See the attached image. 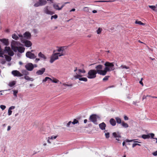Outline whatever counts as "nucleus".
I'll use <instances>...</instances> for the list:
<instances>
[{
  "label": "nucleus",
  "mask_w": 157,
  "mask_h": 157,
  "mask_svg": "<svg viewBox=\"0 0 157 157\" xmlns=\"http://www.w3.org/2000/svg\"><path fill=\"white\" fill-rule=\"evenodd\" d=\"M41 5L42 6L45 5L47 3V1L45 0H42L41 1Z\"/></svg>",
  "instance_id": "a19ab883"
},
{
  "label": "nucleus",
  "mask_w": 157,
  "mask_h": 157,
  "mask_svg": "<svg viewBox=\"0 0 157 157\" xmlns=\"http://www.w3.org/2000/svg\"><path fill=\"white\" fill-rule=\"evenodd\" d=\"M113 136L114 138H121V134L119 132H114L112 133Z\"/></svg>",
  "instance_id": "f3484780"
},
{
  "label": "nucleus",
  "mask_w": 157,
  "mask_h": 157,
  "mask_svg": "<svg viewBox=\"0 0 157 157\" xmlns=\"http://www.w3.org/2000/svg\"><path fill=\"white\" fill-rule=\"evenodd\" d=\"M68 2H67L65 3L64 4H63L60 7H59V5L60 4V3L58 4H54L53 5V6L54 9L56 10H60L64 6L65 4L67 3Z\"/></svg>",
  "instance_id": "423d86ee"
},
{
  "label": "nucleus",
  "mask_w": 157,
  "mask_h": 157,
  "mask_svg": "<svg viewBox=\"0 0 157 157\" xmlns=\"http://www.w3.org/2000/svg\"><path fill=\"white\" fill-rule=\"evenodd\" d=\"M100 128L102 130H104L105 129L106 127V124L104 122H102L99 124Z\"/></svg>",
  "instance_id": "a211bd4d"
},
{
  "label": "nucleus",
  "mask_w": 157,
  "mask_h": 157,
  "mask_svg": "<svg viewBox=\"0 0 157 157\" xmlns=\"http://www.w3.org/2000/svg\"><path fill=\"white\" fill-rule=\"evenodd\" d=\"M48 77H45V78L44 79H43V81H43V82H46L48 80Z\"/></svg>",
  "instance_id": "052dcab7"
},
{
  "label": "nucleus",
  "mask_w": 157,
  "mask_h": 157,
  "mask_svg": "<svg viewBox=\"0 0 157 157\" xmlns=\"http://www.w3.org/2000/svg\"><path fill=\"white\" fill-rule=\"evenodd\" d=\"M0 41L2 42L4 44V45L6 46H8L9 44L8 40L7 39L5 38L0 39Z\"/></svg>",
  "instance_id": "2eb2a0df"
},
{
  "label": "nucleus",
  "mask_w": 157,
  "mask_h": 157,
  "mask_svg": "<svg viewBox=\"0 0 157 157\" xmlns=\"http://www.w3.org/2000/svg\"><path fill=\"white\" fill-rule=\"evenodd\" d=\"M57 55L58 56H62L63 55V54L62 53H56Z\"/></svg>",
  "instance_id": "4d7b16f0"
},
{
  "label": "nucleus",
  "mask_w": 157,
  "mask_h": 157,
  "mask_svg": "<svg viewBox=\"0 0 157 157\" xmlns=\"http://www.w3.org/2000/svg\"><path fill=\"white\" fill-rule=\"evenodd\" d=\"M97 74L95 70H90L88 72L87 77L89 79L94 78L96 77Z\"/></svg>",
  "instance_id": "20e7f679"
},
{
  "label": "nucleus",
  "mask_w": 157,
  "mask_h": 157,
  "mask_svg": "<svg viewBox=\"0 0 157 157\" xmlns=\"http://www.w3.org/2000/svg\"><path fill=\"white\" fill-rule=\"evenodd\" d=\"M1 63L2 64H5L6 63V61L4 59H2Z\"/></svg>",
  "instance_id": "13d9d810"
},
{
  "label": "nucleus",
  "mask_w": 157,
  "mask_h": 157,
  "mask_svg": "<svg viewBox=\"0 0 157 157\" xmlns=\"http://www.w3.org/2000/svg\"><path fill=\"white\" fill-rule=\"evenodd\" d=\"M75 9L74 8V9H71V10L70 11V12L74 11H75Z\"/></svg>",
  "instance_id": "774afa93"
},
{
  "label": "nucleus",
  "mask_w": 157,
  "mask_h": 157,
  "mask_svg": "<svg viewBox=\"0 0 157 157\" xmlns=\"http://www.w3.org/2000/svg\"><path fill=\"white\" fill-rule=\"evenodd\" d=\"M102 30V29L100 27L99 28L97 31V34H100L101 33Z\"/></svg>",
  "instance_id": "ea45409f"
},
{
  "label": "nucleus",
  "mask_w": 157,
  "mask_h": 157,
  "mask_svg": "<svg viewBox=\"0 0 157 157\" xmlns=\"http://www.w3.org/2000/svg\"><path fill=\"white\" fill-rule=\"evenodd\" d=\"M21 43L18 42L16 41H15L14 40H13L12 42H11V45H14L15 46H18L19 45H20Z\"/></svg>",
  "instance_id": "412c9836"
},
{
  "label": "nucleus",
  "mask_w": 157,
  "mask_h": 157,
  "mask_svg": "<svg viewBox=\"0 0 157 157\" xmlns=\"http://www.w3.org/2000/svg\"><path fill=\"white\" fill-rule=\"evenodd\" d=\"M23 36L24 37L29 39L31 36V34L29 32H26L24 34Z\"/></svg>",
  "instance_id": "dca6fc26"
},
{
  "label": "nucleus",
  "mask_w": 157,
  "mask_h": 157,
  "mask_svg": "<svg viewBox=\"0 0 157 157\" xmlns=\"http://www.w3.org/2000/svg\"><path fill=\"white\" fill-rule=\"evenodd\" d=\"M5 50L6 51V53H8V54L10 56H13L14 55V52L12 51L9 47H6Z\"/></svg>",
  "instance_id": "1a4fd4ad"
},
{
  "label": "nucleus",
  "mask_w": 157,
  "mask_h": 157,
  "mask_svg": "<svg viewBox=\"0 0 157 157\" xmlns=\"http://www.w3.org/2000/svg\"><path fill=\"white\" fill-rule=\"evenodd\" d=\"M137 145L141 146V144L137 143H134L132 144V147L133 148Z\"/></svg>",
  "instance_id": "09e8293b"
},
{
  "label": "nucleus",
  "mask_w": 157,
  "mask_h": 157,
  "mask_svg": "<svg viewBox=\"0 0 157 157\" xmlns=\"http://www.w3.org/2000/svg\"><path fill=\"white\" fill-rule=\"evenodd\" d=\"M0 52H1V55L3 56V55L5 53H6V51L5 50V48L3 50H2L1 48V49L0 50Z\"/></svg>",
  "instance_id": "4c0bfd02"
},
{
  "label": "nucleus",
  "mask_w": 157,
  "mask_h": 157,
  "mask_svg": "<svg viewBox=\"0 0 157 157\" xmlns=\"http://www.w3.org/2000/svg\"><path fill=\"white\" fill-rule=\"evenodd\" d=\"M12 111L11 110L9 109L8 111V115H11L12 114Z\"/></svg>",
  "instance_id": "6e6d98bb"
},
{
  "label": "nucleus",
  "mask_w": 157,
  "mask_h": 157,
  "mask_svg": "<svg viewBox=\"0 0 157 157\" xmlns=\"http://www.w3.org/2000/svg\"><path fill=\"white\" fill-rule=\"evenodd\" d=\"M12 74L14 76L21 77L23 75L19 71L17 70H14L12 71Z\"/></svg>",
  "instance_id": "9d476101"
},
{
  "label": "nucleus",
  "mask_w": 157,
  "mask_h": 157,
  "mask_svg": "<svg viewBox=\"0 0 157 157\" xmlns=\"http://www.w3.org/2000/svg\"><path fill=\"white\" fill-rule=\"evenodd\" d=\"M6 108L5 105H0V108L2 110H4Z\"/></svg>",
  "instance_id": "864d4df0"
},
{
  "label": "nucleus",
  "mask_w": 157,
  "mask_h": 157,
  "mask_svg": "<svg viewBox=\"0 0 157 157\" xmlns=\"http://www.w3.org/2000/svg\"><path fill=\"white\" fill-rule=\"evenodd\" d=\"M135 23L136 24H138L140 25H145V24L142 22L140 21H138L137 20L136 21Z\"/></svg>",
  "instance_id": "473e14b6"
},
{
  "label": "nucleus",
  "mask_w": 157,
  "mask_h": 157,
  "mask_svg": "<svg viewBox=\"0 0 157 157\" xmlns=\"http://www.w3.org/2000/svg\"><path fill=\"white\" fill-rule=\"evenodd\" d=\"M25 67L26 69L29 71H32L34 68L33 65L31 63H29L26 64Z\"/></svg>",
  "instance_id": "f8f14e48"
},
{
  "label": "nucleus",
  "mask_w": 157,
  "mask_h": 157,
  "mask_svg": "<svg viewBox=\"0 0 157 157\" xmlns=\"http://www.w3.org/2000/svg\"><path fill=\"white\" fill-rule=\"evenodd\" d=\"M56 59H54L53 57H52V56L51 57V59L50 60V62L51 63H53L55 60Z\"/></svg>",
  "instance_id": "3c124183"
},
{
  "label": "nucleus",
  "mask_w": 157,
  "mask_h": 157,
  "mask_svg": "<svg viewBox=\"0 0 157 157\" xmlns=\"http://www.w3.org/2000/svg\"><path fill=\"white\" fill-rule=\"evenodd\" d=\"M24 78L28 81H33V78H30L29 76L26 75L24 76Z\"/></svg>",
  "instance_id": "5701e85b"
},
{
  "label": "nucleus",
  "mask_w": 157,
  "mask_h": 157,
  "mask_svg": "<svg viewBox=\"0 0 157 157\" xmlns=\"http://www.w3.org/2000/svg\"><path fill=\"white\" fill-rule=\"evenodd\" d=\"M84 66L83 64H81L80 66V68H81L77 69V67H75V69L74 70V72H76L78 71V72L74 76V78L75 79H78L80 81H83L84 82H87V78L86 77H82V75L80 74V73H86V71L84 69Z\"/></svg>",
  "instance_id": "f257e3e1"
},
{
  "label": "nucleus",
  "mask_w": 157,
  "mask_h": 157,
  "mask_svg": "<svg viewBox=\"0 0 157 157\" xmlns=\"http://www.w3.org/2000/svg\"><path fill=\"white\" fill-rule=\"evenodd\" d=\"M149 7L152 9L154 11L157 12V9H156V7L155 6H149Z\"/></svg>",
  "instance_id": "b1692460"
},
{
  "label": "nucleus",
  "mask_w": 157,
  "mask_h": 157,
  "mask_svg": "<svg viewBox=\"0 0 157 157\" xmlns=\"http://www.w3.org/2000/svg\"><path fill=\"white\" fill-rule=\"evenodd\" d=\"M121 124L122 126L125 128H128L129 126L128 124L124 121L122 122Z\"/></svg>",
  "instance_id": "bb28decb"
},
{
  "label": "nucleus",
  "mask_w": 157,
  "mask_h": 157,
  "mask_svg": "<svg viewBox=\"0 0 157 157\" xmlns=\"http://www.w3.org/2000/svg\"><path fill=\"white\" fill-rule=\"evenodd\" d=\"M105 135L106 138H108L109 137V132L105 133Z\"/></svg>",
  "instance_id": "603ef678"
},
{
  "label": "nucleus",
  "mask_w": 157,
  "mask_h": 157,
  "mask_svg": "<svg viewBox=\"0 0 157 157\" xmlns=\"http://www.w3.org/2000/svg\"><path fill=\"white\" fill-rule=\"evenodd\" d=\"M58 17V16L56 15V14H55L54 15H53V16H52L51 17V20H52L53 18H54L55 19H56V18H57Z\"/></svg>",
  "instance_id": "a18cd8bd"
},
{
  "label": "nucleus",
  "mask_w": 157,
  "mask_h": 157,
  "mask_svg": "<svg viewBox=\"0 0 157 157\" xmlns=\"http://www.w3.org/2000/svg\"><path fill=\"white\" fill-rule=\"evenodd\" d=\"M18 92V91L17 90H15L13 91V95L15 97H17V94Z\"/></svg>",
  "instance_id": "8fccbe9b"
},
{
  "label": "nucleus",
  "mask_w": 157,
  "mask_h": 157,
  "mask_svg": "<svg viewBox=\"0 0 157 157\" xmlns=\"http://www.w3.org/2000/svg\"><path fill=\"white\" fill-rule=\"evenodd\" d=\"M155 135L153 133H149L147 135L144 134L142 135L141 137L144 139H149L150 137L151 138H153Z\"/></svg>",
  "instance_id": "6e6552de"
},
{
  "label": "nucleus",
  "mask_w": 157,
  "mask_h": 157,
  "mask_svg": "<svg viewBox=\"0 0 157 157\" xmlns=\"http://www.w3.org/2000/svg\"><path fill=\"white\" fill-rule=\"evenodd\" d=\"M15 108V107L14 106H12L9 108V109L11 110V109H14Z\"/></svg>",
  "instance_id": "69168bd1"
},
{
  "label": "nucleus",
  "mask_w": 157,
  "mask_h": 157,
  "mask_svg": "<svg viewBox=\"0 0 157 157\" xmlns=\"http://www.w3.org/2000/svg\"><path fill=\"white\" fill-rule=\"evenodd\" d=\"M45 69L44 68H43L37 71L36 72V74L38 75H42L45 71Z\"/></svg>",
  "instance_id": "4468645a"
},
{
  "label": "nucleus",
  "mask_w": 157,
  "mask_h": 157,
  "mask_svg": "<svg viewBox=\"0 0 157 157\" xmlns=\"http://www.w3.org/2000/svg\"><path fill=\"white\" fill-rule=\"evenodd\" d=\"M139 102H140L139 100H138V101L137 100L135 101H133V102L132 104L135 105H138L137 104L139 103Z\"/></svg>",
  "instance_id": "37998d69"
},
{
  "label": "nucleus",
  "mask_w": 157,
  "mask_h": 157,
  "mask_svg": "<svg viewBox=\"0 0 157 157\" xmlns=\"http://www.w3.org/2000/svg\"><path fill=\"white\" fill-rule=\"evenodd\" d=\"M119 68L121 69L125 68L127 69H129V67H128L127 66L125 65H121L119 67Z\"/></svg>",
  "instance_id": "58836bf2"
},
{
  "label": "nucleus",
  "mask_w": 157,
  "mask_h": 157,
  "mask_svg": "<svg viewBox=\"0 0 157 157\" xmlns=\"http://www.w3.org/2000/svg\"><path fill=\"white\" fill-rule=\"evenodd\" d=\"M115 119L116 120V122L117 123L119 124H120L121 123V122H122L121 120V119H120V118L117 117H115Z\"/></svg>",
  "instance_id": "c756f323"
},
{
  "label": "nucleus",
  "mask_w": 157,
  "mask_h": 157,
  "mask_svg": "<svg viewBox=\"0 0 157 157\" xmlns=\"http://www.w3.org/2000/svg\"><path fill=\"white\" fill-rule=\"evenodd\" d=\"M25 48L22 47H18L17 51L20 53H22L24 52Z\"/></svg>",
  "instance_id": "4be33fe9"
},
{
  "label": "nucleus",
  "mask_w": 157,
  "mask_h": 157,
  "mask_svg": "<svg viewBox=\"0 0 157 157\" xmlns=\"http://www.w3.org/2000/svg\"><path fill=\"white\" fill-rule=\"evenodd\" d=\"M124 119L125 120H128V117L126 116H125L124 117Z\"/></svg>",
  "instance_id": "680f3d73"
},
{
  "label": "nucleus",
  "mask_w": 157,
  "mask_h": 157,
  "mask_svg": "<svg viewBox=\"0 0 157 157\" xmlns=\"http://www.w3.org/2000/svg\"><path fill=\"white\" fill-rule=\"evenodd\" d=\"M55 59H58V56L57 55L56 53H55L52 56Z\"/></svg>",
  "instance_id": "c9c22d12"
},
{
  "label": "nucleus",
  "mask_w": 157,
  "mask_h": 157,
  "mask_svg": "<svg viewBox=\"0 0 157 157\" xmlns=\"http://www.w3.org/2000/svg\"><path fill=\"white\" fill-rule=\"evenodd\" d=\"M105 66L104 70L105 71V75L107 72L110 71L114 70L115 69L114 65L113 63H110L106 62L104 64Z\"/></svg>",
  "instance_id": "f03ea898"
},
{
  "label": "nucleus",
  "mask_w": 157,
  "mask_h": 157,
  "mask_svg": "<svg viewBox=\"0 0 157 157\" xmlns=\"http://www.w3.org/2000/svg\"><path fill=\"white\" fill-rule=\"evenodd\" d=\"M83 10L86 12H88L89 10V8L88 7H85L83 8Z\"/></svg>",
  "instance_id": "49530a36"
},
{
  "label": "nucleus",
  "mask_w": 157,
  "mask_h": 157,
  "mask_svg": "<svg viewBox=\"0 0 157 157\" xmlns=\"http://www.w3.org/2000/svg\"><path fill=\"white\" fill-rule=\"evenodd\" d=\"M103 66L101 64L97 65L95 67L96 69L95 71L98 74L102 75H105V71L104 70H102Z\"/></svg>",
  "instance_id": "7ed1b4c3"
},
{
  "label": "nucleus",
  "mask_w": 157,
  "mask_h": 157,
  "mask_svg": "<svg viewBox=\"0 0 157 157\" xmlns=\"http://www.w3.org/2000/svg\"><path fill=\"white\" fill-rule=\"evenodd\" d=\"M57 137V136H52L51 137H49V139L51 140H53L56 139Z\"/></svg>",
  "instance_id": "79ce46f5"
},
{
  "label": "nucleus",
  "mask_w": 157,
  "mask_h": 157,
  "mask_svg": "<svg viewBox=\"0 0 157 157\" xmlns=\"http://www.w3.org/2000/svg\"><path fill=\"white\" fill-rule=\"evenodd\" d=\"M147 97V96H145V95H144L143 97V100L144 99H146Z\"/></svg>",
  "instance_id": "338daca9"
},
{
  "label": "nucleus",
  "mask_w": 157,
  "mask_h": 157,
  "mask_svg": "<svg viewBox=\"0 0 157 157\" xmlns=\"http://www.w3.org/2000/svg\"><path fill=\"white\" fill-rule=\"evenodd\" d=\"M15 84V81H13L9 83V85L10 87H12Z\"/></svg>",
  "instance_id": "f704fd0d"
},
{
  "label": "nucleus",
  "mask_w": 157,
  "mask_h": 157,
  "mask_svg": "<svg viewBox=\"0 0 157 157\" xmlns=\"http://www.w3.org/2000/svg\"><path fill=\"white\" fill-rule=\"evenodd\" d=\"M38 56L39 57L43 59L44 60H46L47 59L46 57L41 52L38 53Z\"/></svg>",
  "instance_id": "6ab92c4d"
},
{
  "label": "nucleus",
  "mask_w": 157,
  "mask_h": 157,
  "mask_svg": "<svg viewBox=\"0 0 157 157\" xmlns=\"http://www.w3.org/2000/svg\"><path fill=\"white\" fill-rule=\"evenodd\" d=\"M33 32H34V33H36L38 32L37 30L36 29H33Z\"/></svg>",
  "instance_id": "e2e57ef3"
},
{
  "label": "nucleus",
  "mask_w": 157,
  "mask_h": 157,
  "mask_svg": "<svg viewBox=\"0 0 157 157\" xmlns=\"http://www.w3.org/2000/svg\"><path fill=\"white\" fill-rule=\"evenodd\" d=\"M12 49L14 51L16 52L18 49V47L11 45Z\"/></svg>",
  "instance_id": "7c9ffc66"
},
{
  "label": "nucleus",
  "mask_w": 157,
  "mask_h": 157,
  "mask_svg": "<svg viewBox=\"0 0 157 157\" xmlns=\"http://www.w3.org/2000/svg\"><path fill=\"white\" fill-rule=\"evenodd\" d=\"M152 154L153 155L156 156L157 155V151H156L153 153H152Z\"/></svg>",
  "instance_id": "bf43d9fd"
},
{
  "label": "nucleus",
  "mask_w": 157,
  "mask_h": 157,
  "mask_svg": "<svg viewBox=\"0 0 157 157\" xmlns=\"http://www.w3.org/2000/svg\"><path fill=\"white\" fill-rule=\"evenodd\" d=\"M40 60V59L39 58H36L35 60V62L37 63Z\"/></svg>",
  "instance_id": "0e129e2a"
},
{
  "label": "nucleus",
  "mask_w": 157,
  "mask_h": 157,
  "mask_svg": "<svg viewBox=\"0 0 157 157\" xmlns=\"http://www.w3.org/2000/svg\"><path fill=\"white\" fill-rule=\"evenodd\" d=\"M110 124L113 126H115L116 125V121L113 118H111L109 120Z\"/></svg>",
  "instance_id": "aec40b11"
},
{
  "label": "nucleus",
  "mask_w": 157,
  "mask_h": 157,
  "mask_svg": "<svg viewBox=\"0 0 157 157\" xmlns=\"http://www.w3.org/2000/svg\"><path fill=\"white\" fill-rule=\"evenodd\" d=\"M109 77V76H105V77L103 78V81H105L107 80L108 79V78Z\"/></svg>",
  "instance_id": "de8ad7c7"
},
{
  "label": "nucleus",
  "mask_w": 157,
  "mask_h": 157,
  "mask_svg": "<svg viewBox=\"0 0 157 157\" xmlns=\"http://www.w3.org/2000/svg\"><path fill=\"white\" fill-rule=\"evenodd\" d=\"M22 73L23 75H25V76L28 75H29V73L26 70H24L22 71Z\"/></svg>",
  "instance_id": "c85d7f7f"
},
{
  "label": "nucleus",
  "mask_w": 157,
  "mask_h": 157,
  "mask_svg": "<svg viewBox=\"0 0 157 157\" xmlns=\"http://www.w3.org/2000/svg\"><path fill=\"white\" fill-rule=\"evenodd\" d=\"M12 38L16 40H17L19 39V37L15 34H13L12 35Z\"/></svg>",
  "instance_id": "2f4dec72"
},
{
  "label": "nucleus",
  "mask_w": 157,
  "mask_h": 157,
  "mask_svg": "<svg viewBox=\"0 0 157 157\" xmlns=\"http://www.w3.org/2000/svg\"><path fill=\"white\" fill-rule=\"evenodd\" d=\"M143 78H141V80L140 81V82H139V83L141 85H142V86H144L143 83V82H142V80H143Z\"/></svg>",
  "instance_id": "5fc2aeb1"
},
{
  "label": "nucleus",
  "mask_w": 157,
  "mask_h": 157,
  "mask_svg": "<svg viewBox=\"0 0 157 157\" xmlns=\"http://www.w3.org/2000/svg\"><path fill=\"white\" fill-rule=\"evenodd\" d=\"M112 1H95V2H111Z\"/></svg>",
  "instance_id": "c03bdc74"
},
{
  "label": "nucleus",
  "mask_w": 157,
  "mask_h": 157,
  "mask_svg": "<svg viewBox=\"0 0 157 157\" xmlns=\"http://www.w3.org/2000/svg\"><path fill=\"white\" fill-rule=\"evenodd\" d=\"M41 2V1H40L35 3L34 5V6L36 7H37L42 6V5H41V2Z\"/></svg>",
  "instance_id": "cd10ccee"
},
{
  "label": "nucleus",
  "mask_w": 157,
  "mask_h": 157,
  "mask_svg": "<svg viewBox=\"0 0 157 157\" xmlns=\"http://www.w3.org/2000/svg\"><path fill=\"white\" fill-rule=\"evenodd\" d=\"M48 6H46L44 8V12L47 14H50L51 15L54 14V12L48 10Z\"/></svg>",
  "instance_id": "9b49d317"
},
{
  "label": "nucleus",
  "mask_w": 157,
  "mask_h": 157,
  "mask_svg": "<svg viewBox=\"0 0 157 157\" xmlns=\"http://www.w3.org/2000/svg\"><path fill=\"white\" fill-rule=\"evenodd\" d=\"M4 56H5L6 59L7 61H8V62H10L11 61V59H12V58L11 57H10L6 55H5Z\"/></svg>",
  "instance_id": "a878e982"
},
{
  "label": "nucleus",
  "mask_w": 157,
  "mask_h": 157,
  "mask_svg": "<svg viewBox=\"0 0 157 157\" xmlns=\"http://www.w3.org/2000/svg\"><path fill=\"white\" fill-rule=\"evenodd\" d=\"M52 78L53 79H52V81L53 82L57 83L59 82V80H58L56 78Z\"/></svg>",
  "instance_id": "72a5a7b5"
},
{
  "label": "nucleus",
  "mask_w": 157,
  "mask_h": 157,
  "mask_svg": "<svg viewBox=\"0 0 157 157\" xmlns=\"http://www.w3.org/2000/svg\"><path fill=\"white\" fill-rule=\"evenodd\" d=\"M90 120L95 124H97V116L96 114H93L91 115L89 117Z\"/></svg>",
  "instance_id": "39448f33"
},
{
  "label": "nucleus",
  "mask_w": 157,
  "mask_h": 157,
  "mask_svg": "<svg viewBox=\"0 0 157 157\" xmlns=\"http://www.w3.org/2000/svg\"><path fill=\"white\" fill-rule=\"evenodd\" d=\"M23 43L25 44V46L27 47H29L32 45V43L31 42L28 40H26L23 41Z\"/></svg>",
  "instance_id": "ddd939ff"
},
{
  "label": "nucleus",
  "mask_w": 157,
  "mask_h": 157,
  "mask_svg": "<svg viewBox=\"0 0 157 157\" xmlns=\"http://www.w3.org/2000/svg\"><path fill=\"white\" fill-rule=\"evenodd\" d=\"M65 47H61L57 49V51L59 52H60L61 51H63L64 50V48Z\"/></svg>",
  "instance_id": "e433bc0d"
},
{
  "label": "nucleus",
  "mask_w": 157,
  "mask_h": 157,
  "mask_svg": "<svg viewBox=\"0 0 157 157\" xmlns=\"http://www.w3.org/2000/svg\"><path fill=\"white\" fill-rule=\"evenodd\" d=\"M26 56L30 59H34L36 57V56L34 54L30 51H28L26 53Z\"/></svg>",
  "instance_id": "0eeeda50"
},
{
  "label": "nucleus",
  "mask_w": 157,
  "mask_h": 157,
  "mask_svg": "<svg viewBox=\"0 0 157 157\" xmlns=\"http://www.w3.org/2000/svg\"><path fill=\"white\" fill-rule=\"evenodd\" d=\"M78 123L79 122L78 120H77L76 119H74L73 122L69 121V125L71 123L72 124H75Z\"/></svg>",
  "instance_id": "393cba45"
}]
</instances>
